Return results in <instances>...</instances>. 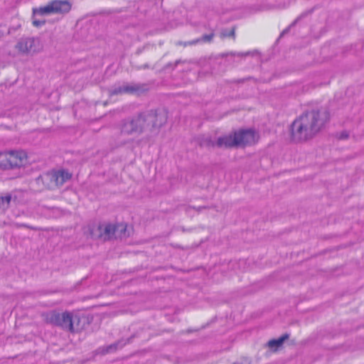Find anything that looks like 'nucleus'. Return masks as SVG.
<instances>
[{
	"mask_svg": "<svg viewBox=\"0 0 364 364\" xmlns=\"http://www.w3.org/2000/svg\"><path fill=\"white\" fill-rule=\"evenodd\" d=\"M326 109H314L296 117L290 124L288 134L296 143L306 142L315 137L329 121Z\"/></svg>",
	"mask_w": 364,
	"mask_h": 364,
	"instance_id": "f257e3e1",
	"label": "nucleus"
},
{
	"mask_svg": "<svg viewBox=\"0 0 364 364\" xmlns=\"http://www.w3.org/2000/svg\"><path fill=\"white\" fill-rule=\"evenodd\" d=\"M43 316L47 323L58 326L73 336L84 331L90 323L89 316L80 310L50 311L44 314Z\"/></svg>",
	"mask_w": 364,
	"mask_h": 364,
	"instance_id": "f03ea898",
	"label": "nucleus"
},
{
	"mask_svg": "<svg viewBox=\"0 0 364 364\" xmlns=\"http://www.w3.org/2000/svg\"><path fill=\"white\" fill-rule=\"evenodd\" d=\"M260 139L258 129L253 127H241L231 132L219 136L216 144L220 147H242L252 146Z\"/></svg>",
	"mask_w": 364,
	"mask_h": 364,
	"instance_id": "7ed1b4c3",
	"label": "nucleus"
},
{
	"mask_svg": "<svg viewBox=\"0 0 364 364\" xmlns=\"http://www.w3.org/2000/svg\"><path fill=\"white\" fill-rule=\"evenodd\" d=\"M29 164V154L23 149H6L0 151V170L23 168Z\"/></svg>",
	"mask_w": 364,
	"mask_h": 364,
	"instance_id": "20e7f679",
	"label": "nucleus"
},
{
	"mask_svg": "<svg viewBox=\"0 0 364 364\" xmlns=\"http://www.w3.org/2000/svg\"><path fill=\"white\" fill-rule=\"evenodd\" d=\"M167 119V114L164 110H151L136 119L133 124L134 132H151L153 129H158L164 125Z\"/></svg>",
	"mask_w": 364,
	"mask_h": 364,
	"instance_id": "39448f33",
	"label": "nucleus"
},
{
	"mask_svg": "<svg viewBox=\"0 0 364 364\" xmlns=\"http://www.w3.org/2000/svg\"><path fill=\"white\" fill-rule=\"evenodd\" d=\"M71 177L70 173L65 170H53L46 173L42 177V181L48 188H53L63 185Z\"/></svg>",
	"mask_w": 364,
	"mask_h": 364,
	"instance_id": "423d86ee",
	"label": "nucleus"
},
{
	"mask_svg": "<svg viewBox=\"0 0 364 364\" xmlns=\"http://www.w3.org/2000/svg\"><path fill=\"white\" fill-rule=\"evenodd\" d=\"M43 6L44 11L48 12V15L65 14L70 11L72 4L68 0H55Z\"/></svg>",
	"mask_w": 364,
	"mask_h": 364,
	"instance_id": "0eeeda50",
	"label": "nucleus"
},
{
	"mask_svg": "<svg viewBox=\"0 0 364 364\" xmlns=\"http://www.w3.org/2000/svg\"><path fill=\"white\" fill-rule=\"evenodd\" d=\"M113 239L127 237L130 235L131 229L127 222L116 221L111 223Z\"/></svg>",
	"mask_w": 364,
	"mask_h": 364,
	"instance_id": "6e6552de",
	"label": "nucleus"
},
{
	"mask_svg": "<svg viewBox=\"0 0 364 364\" xmlns=\"http://www.w3.org/2000/svg\"><path fill=\"white\" fill-rule=\"evenodd\" d=\"M15 48L20 54H28L36 51V41L33 38H26L19 41Z\"/></svg>",
	"mask_w": 364,
	"mask_h": 364,
	"instance_id": "1a4fd4ad",
	"label": "nucleus"
},
{
	"mask_svg": "<svg viewBox=\"0 0 364 364\" xmlns=\"http://www.w3.org/2000/svg\"><path fill=\"white\" fill-rule=\"evenodd\" d=\"M111 223H100L95 230V235L103 240L113 239Z\"/></svg>",
	"mask_w": 364,
	"mask_h": 364,
	"instance_id": "9d476101",
	"label": "nucleus"
},
{
	"mask_svg": "<svg viewBox=\"0 0 364 364\" xmlns=\"http://www.w3.org/2000/svg\"><path fill=\"white\" fill-rule=\"evenodd\" d=\"M48 12L44 11V6L33 10L32 24L37 28L43 26L46 23L45 16H48Z\"/></svg>",
	"mask_w": 364,
	"mask_h": 364,
	"instance_id": "9b49d317",
	"label": "nucleus"
},
{
	"mask_svg": "<svg viewBox=\"0 0 364 364\" xmlns=\"http://www.w3.org/2000/svg\"><path fill=\"white\" fill-rule=\"evenodd\" d=\"M289 338L287 334H284L277 338L269 341L266 345L267 349L272 352L275 353L282 349L285 341Z\"/></svg>",
	"mask_w": 364,
	"mask_h": 364,
	"instance_id": "f8f14e48",
	"label": "nucleus"
},
{
	"mask_svg": "<svg viewBox=\"0 0 364 364\" xmlns=\"http://www.w3.org/2000/svg\"><path fill=\"white\" fill-rule=\"evenodd\" d=\"M11 196L7 194L5 196H0V208H4L8 207L11 201Z\"/></svg>",
	"mask_w": 364,
	"mask_h": 364,
	"instance_id": "ddd939ff",
	"label": "nucleus"
},
{
	"mask_svg": "<svg viewBox=\"0 0 364 364\" xmlns=\"http://www.w3.org/2000/svg\"><path fill=\"white\" fill-rule=\"evenodd\" d=\"M132 88L128 86H122L119 88V90L117 92L122 93V92H128L131 91Z\"/></svg>",
	"mask_w": 364,
	"mask_h": 364,
	"instance_id": "4468645a",
	"label": "nucleus"
},
{
	"mask_svg": "<svg viewBox=\"0 0 364 364\" xmlns=\"http://www.w3.org/2000/svg\"><path fill=\"white\" fill-rule=\"evenodd\" d=\"M117 349V345H115V344L114 345H112V346L108 347V348L107 350V353L114 352Z\"/></svg>",
	"mask_w": 364,
	"mask_h": 364,
	"instance_id": "2eb2a0df",
	"label": "nucleus"
}]
</instances>
